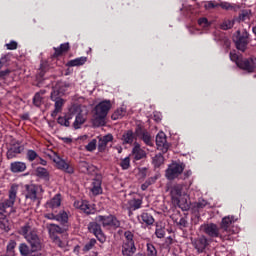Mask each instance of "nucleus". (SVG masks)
<instances>
[{
  "label": "nucleus",
  "mask_w": 256,
  "mask_h": 256,
  "mask_svg": "<svg viewBox=\"0 0 256 256\" xmlns=\"http://www.w3.org/2000/svg\"><path fill=\"white\" fill-rule=\"evenodd\" d=\"M19 235H22L24 239L29 243L31 252L41 251L43 245L41 244V238L37 234V228L33 226V222H27L18 231Z\"/></svg>",
  "instance_id": "1"
},
{
  "label": "nucleus",
  "mask_w": 256,
  "mask_h": 256,
  "mask_svg": "<svg viewBox=\"0 0 256 256\" xmlns=\"http://www.w3.org/2000/svg\"><path fill=\"white\" fill-rule=\"evenodd\" d=\"M110 110H111V101L109 100H104L100 102L98 105H96L93 125H95V127H101L105 125V117H107V114L109 113Z\"/></svg>",
  "instance_id": "2"
},
{
  "label": "nucleus",
  "mask_w": 256,
  "mask_h": 256,
  "mask_svg": "<svg viewBox=\"0 0 256 256\" xmlns=\"http://www.w3.org/2000/svg\"><path fill=\"white\" fill-rule=\"evenodd\" d=\"M71 117H75V121L73 123L74 129H81V125L87 121V110L79 105H73L70 108Z\"/></svg>",
  "instance_id": "3"
},
{
  "label": "nucleus",
  "mask_w": 256,
  "mask_h": 256,
  "mask_svg": "<svg viewBox=\"0 0 256 256\" xmlns=\"http://www.w3.org/2000/svg\"><path fill=\"white\" fill-rule=\"evenodd\" d=\"M230 59L231 61H234V63H236V65L240 69H243L244 71H248V73H253V71H255V67H256L255 58L241 60V58H239V55H237V53L230 52Z\"/></svg>",
  "instance_id": "4"
},
{
  "label": "nucleus",
  "mask_w": 256,
  "mask_h": 256,
  "mask_svg": "<svg viewBox=\"0 0 256 256\" xmlns=\"http://www.w3.org/2000/svg\"><path fill=\"white\" fill-rule=\"evenodd\" d=\"M96 223L102 225L104 229H117L121 226V222L114 215H99L95 218Z\"/></svg>",
  "instance_id": "5"
},
{
  "label": "nucleus",
  "mask_w": 256,
  "mask_h": 256,
  "mask_svg": "<svg viewBox=\"0 0 256 256\" xmlns=\"http://www.w3.org/2000/svg\"><path fill=\"white\" fill-rule=\"evenodd\" d=\"M172 202L178 207L187 205V193L183 192L182 185H175L171 190Z\"/></svg>",
  "instance_id": "6"
},
{
  "label": "nucleus",
  "mask_w": 256,
  "mask_h": 256,
  "mask_svg": "<svg viewBox=\"0 0 256 256\" xmlns=\"http://www.w3.org/2000/svg\"><path fill=\"white\" fill-rule=\"evenodd\" d=\"M201 231L209 235V237H220V239L229 240L226 234L222 233L221 229L216 224H203L200 226Z\"/></svg>",
  "instance_id": "7"
},
{
  "label": "nucleus",
  "mask_w": 256,
  "mask_h": 256,
  "mask_svg": "<svg viewBox=\"0 0 256 256\" xmlns=\"http://www.w3.org/2000/svg\"><path fill=\"white\" fill-rule=\"evenodd\" d=\"M183 171H185V164L172 162L166 170V179L173 181V179H177V177H179Z\"/></svg>",
  "instance_id": "8"
},
{
  "label": "nucleus",
  "mask_w": 256,
  "mask_h": 256,
  "mask_svg": "<svg viewBox=\"0 0 256 256\" xmlns=\"http://www.w3.org/2000/svg\"><path fill=\"white\" fill-rule=\"evenodd\" d=\"M18 191L19 185L12 184L9 190V198L5 200L3 203H0V213H3L5 209H9V207H13L15 205Z\"/></svg>",
  "instance_id": "9"
},
{
  "label": "nucleus",
  "mask_w": 256,
  "mask_h": 256,
  "mask_svg": "<svg viewBox=\"0 0 256 256\" xmlns=\"http://www.w3.org/2000/svg\"><path fill=\"white\" fill-rule=\"evenodd\" d=\"M47 229L49 231V235L53 243H55V245H57L60 248L65 247V243L61 241L60 238L57 237V235H61V233H63V228L59 227V225L56 224H48Z\"/></svg>",
  "instance_id": "10"
},
{
  "label": "nucleus",
  "mask_w": 256,
  "mask_h": 256,
  "mask_svg": "<svg viewBox=\"0 0 256 256\" xmlns=\"http://www.w3.org/2000/svg\"><path fill=\"white\" fill-rule=\"evenodd\" d=\"M233 223H235V217L226 216L222 219V222L220 225V231H222V233L226 235L229 239H231V235H233V233H237V229L236 230L231 229V225H233Z\"/></svg>",
  "instance_id": "11"
},
{
  "label": "nucleus",
  "mask_w": 256,
  "mask_h": 256,
  "mask_svg": "<svg viewBox=\"0 0 256 256\" xmlns=\"http://www.w3.org/2000/svg\"><path fill=\"white\" fill-rule=\"evenodd\" d=\"M88 229L90 231V233H93L95 235V237H97L98 241H100V243H105L106 238H105V234H103V231L101 230V224H99V222H91L88 225Z\"/></svg>",
  "instance_id": "12"
},
{
  "label": "nucleus",
  "mask_w": 256,
  "mask_h": 256,
  "mask_svg": "<svg viewBox=\"0 0 256 256\" xmlns=\"http://www.w3.org/2000/svg\"><path fill=\"white\" fill-rule=\"evenodd\" d=\"M39 190H41V187L37 185H27L26 186V199H30L32 203H35V201H39Z\"/></svg>",
  "instance_id": "13"
},
{
  "label": "nucleus",
  "mask_w": 256,
  "mask_h": 256,
  "mask_svg": "<svg viewBox=\"0 0 256 256\" xmlns=\"http://www.w3.org/2000/svg\"><path fill=\"white\" fill-rule=\"evenodd\" d=\"M53 161L55 162L57 169H60V171H64V173H69V174L74 173V170L69 165V162L65 161L61 157L54 156Z\"/></svg>",
  "instance_id": "14"
},
{
  "label": "nucleus",
  "mask_w": 256,
  "mask_h": 256,
  "mask_svg": "<svg viewBox=\"0 0 256 256\" xmlns=\"http://www.w3.org/2000/svg\"><path fill=\"white\" fill-rule=\"evenodd\" d=\"M74 207L76 209H80L84 213H87V215H91V213H95V207L89 204V202L86 200H76L74 202Z\"/></svg>",
  "instance_id": "15"
},
{
  "label": "nucleus",
  "mask_w": 256,
  "mask_h": 256,
  "mask_svg": "<svg viewBox=\"0 0 256 256\" xmlns=\"http://www.w3.org/2000/svg\"><path fill=\"white\" fill-rule=\"evenodd\" d=\"M238 40H236V47L239 51H245L247 45H249V33L244 31L241 36V32L238 31Z\"/></svg>",
  "instance_id": "16"
},
{
  "label": "nucleus",
  "mask_w": 256,
  "mask_h": 256,
  "mask_svg": "<svg viewBox=\"0 0 256 256\" xmlns=\"http://www.w3.org/2000/svg\"><path fill=\"white\" fill-rule=\"evenodd\" d=\"M192 245L198 253H203L209 243L207 242V238L205 236H201L200 238L192 240Z\"/></svg>",
  "instance_id": "17"
},
{
  "label": "nucleus",
  "mask_w": 256,
  "mask_h": 256,
  "mask_svg": "<svg viewBox=\"0 0 256 256\" xmlns=\"http://www.w3.org/2000/svg\"><path fill=\"white\" fill-rule=\"evenodd\" d=\"M131 155L135 161H141V159H145V157H147V152L141 148L140 143L135 142Z\"/></svg>",
  "instance_id": "18"
},
{
  "label": "nucleus",
  "mask_w": 256,
  "mask_h": 256,
  "mask_svg": "<svg viewBox=\"0 0 256 256\" xmlns=\"http://www.w3.org/2000/svg\"><path fill=\"white\" fill-rule=\"evenodd\" d=\"M156 145L162 150L163 153H167L169 150V144L167 143V136L163 132H159L156 136Z\"/></svg>",
  "instance_id": "19"
},
{
  "label": "nucleus",
  "mask_w": 256,
  "mask_h": 256,
  "mask_svg": "<svg viewBox=\"0 0 256 256\" xmlns=\"http://www.w3.org/2000/svg\"><path fill=\"white\" fill-rule=\"evenodd\" d=\"M21 151H23V148L21 147V144H19L18 142L12 144L7 151V159H15V157H17Z\"/></svg>",
  "instance_id": "20"
},
{
  "label": "nucleus",
  "mask_w": 256,
  "mask_h": 256,
  "mask_svg": "<svg viewBox=\"0 0 256 256\" xmlns=\"http://www.w3.org/2000/svg\"><path fill=\"white\" fill-rule=\"evenodd\" d=\"M52 101H55V109L52 112V117H57L58 113H61L63 111V105H65V100L63 98H55V94L52 93L51 95Z\"/></svg>",
  "instance_id": "21"
},
{
  "label": "nucleus",
  "mask_w": 256,
  "mask_h": 256,
  "mask_svg": "<svg viewBox=\"0 0 256 256\" xmlns=\"http://www.w3.org/2000/svg\"><path fill=\"white\" fill-rule=\"evenodd\" d=\"M101 183H102L101 176H96V178L93 179L92 186L90 189L93 195H101V193H103V188L101 187Z\"/></svg>",
  "instance_id": "22"
},
{
  "label": "nucleus",
  "mask_w": 256,
  "mask_h": 256,
  "mask_svg": "<svg viewBox=\"0 0 256 256\" xmlns=\"http://www.w3.org/2000/svg\"><path fill=\"white\" fill-rule=\"evenodd\" d=\"M135 242H124L122 245V255L123 256H133L135 255Z\"/></svg>",
  "instance_id": "23"
},
{
  "label": "nucleus",
  "mask_w": 256,
  "mask_h": 256,
  "mask_svg": "<svg viewBox=\"0 0 256 256\" xmlns=\"http://www.w3.org/2000/svg\"><path fill=\"white\" fill-rule=\"evenodd\" d=\"M136 135L137 137L142 139L145 145H148L149 147H153V138L151 137V134H149V132L138 129L136 130Z\"/></svg>",
  "instance_id": "24"
},
{
  "label": "nucleus",
  "mask_w": 256,
  "mask_h": 256,
  "mask_svg": "<svg viewBox=\"0 0 256 256\" xmlns=\"http://www.w3.org/2000/svg\"><path fill=\"white\" fill-rule=\"evenodd\" d=\"M58 207H61L60 194H56L53 198L46 202V209H51L53 211V209H57Z\"/></svg>",
  "instance_id": "25"
},
{
  "label": "nucleus",
  "mask_w": 256,
  "mask_h": 256,
  "mask_svg": "<svg viewBox=\"0 0 256 256\" xmlns=\"http://www.w3.org/2000/svg\"><path fill=\"white\" fill-rule=\"evenodd\" d=\"M25 169H27V164H25V162L16 161L10 164V171L12 173H23Z\"/></svg>",
  "instance_id": "26"
},
{
  "label": "nucleus",
  "mask_w": 256,
  "mask_h": 256,
  "mask_svg": "<svg viewBox=\"0 0 256 256\" xmlns=\"http://www.w3.org/2000/svg\"><path fill=\"white\" fill-rule=\"evenodd\" d=\"M138 221L142 224L144 223V225H153V223H155L153 216L147 212H143L138 216Z\"/></svg>",
  "instance_id": "27"
},
{
  "label": "nucleus",
  "mask_w": 256,
  "mask_h": 256,
  "mask_svg": "<svg viewBox=\"0 0 256 256\" xmlns=\"http://www.w3.org/2000/svg\"><path fill=\"white\" fill-rule=\"evenodd\" d=\"M113 141V135L108 134L102 138L99 139L98 143V149L99 151H105V147H107L108 143H111Z\"/></svg>",
  "instance_id": "28"
},
{
  "label": "nucleus",
  "mask_w": 256,
  "mask_h": 256,
  "mask_svg": "<svg viewBox=\"0 0 256 256\" xmlns=\"http://www.w3.org/2000/svg\"><path fill=\"white\" fill-rule=\"evenodd\" d=\"M71 119H73V116H71V113L69 110L65 116H60L58 118V123H59V125H62L64 127H69V125H71V123L69 122V121H71Z\"/></svg>",
  "instance_id": "29"
},
{
  "label": "nucleus",
  "mask_w": 256,
  "mask_h": 256,
  "mask_svg": "<svg viewBox=\"0 0 256 256\" xmlns=\"http://www.w3.org/2000/svg\"><path fill=\"white\" fill-rule=\"evenodd\" d=\"M122 141L124 144L131 145V143L135 141V134H133V131L129 130L125 132L122 136Z\"/></svg>",
  "instance_id": "30"
},
{
  "label": "nucleus",
  "mask_w": 256,
  "mask_h": 256,
  "mask_svg": "<svg viewBox=\"0 0 256 256\" xmlns=\"http://www.w3.org/2000/svg\"><path fill=\"white\" fill-rule=\"evenodd\" d=\"M87 63V57H80L74 60H70L67 65L68 67H79L81 65H85Z\"/></svg>",
  "instance_id": "31"
},
{
  "label": "nucleus",
  "mask_w": 256,
  "mask_h": 256,
  "mask_svg": "<svg viewBox=\"0 0 256 256\" xmlns=\"http://www.w3.org/2000/svg\"><path fill=\"white\" fill-rule=\"evenodd\" d=\"M128 205L132 211H137V209H141V205H143V200L132 199L128 202Z\"/></svg>",
  "instance_id": "32"
},
{
  "label": "nucleus",
  "mask_w": 256,
  "mask_h": 256,
  "mask_svg": "<svg viewBox=\"0 0 256 256\" xmlns=\"http://www.w3.org/2000/svg\"><path fill=\"white\" fill-rule=\"evenodd\" d=\"M54 57H59V55H63L66 51H69V43L61 44L59 48H54Z\"/></svg>",
  "instance_id": "33"
},
{
  "label": "nucleus",
  "mask_w": 256,
  "mask_h": 256,
  "mask_svg": "<svg viewBox=\"0 0 256 256\" xmlns=\"http://www.w3.org/2000/svg\"><path fill=\"white\" fill-rule=\"evenodd\" d=\"M43 95H45V91H40L35 94L33 98V104L36 107H41V104L43 103Z\"/></svg>",
  "instance_id": "34"
},
{
  "label": "nucleus",
  "mask_w": 256,
  "mask_h": 256,
  "mask_svg": "<svg viewBox=\"0 0 256 256\" xmlns=\"http://www.w3.org/2000/svg\"><path fill=\"white\" fill-rule=\"evenodd\" d=\"M80 169L82 173H91V171H95V166L90 165L87 162H80Z\"/></svg>",
  "instance_id": "35"
},
{
  "label": "nucleus",
  "mask_w": 256,
  "mask_h": 256,
  "mask_svg": "<svg viewBox=\"0 0 256 256\" xmlns=\"http://www.w3.org/2000/svg\"><path fill=\"white\" fill-rule=\"evenodd\" d=\"M56 221L67 223V221H69V214H67L65 210L60 211L59 214H56Z\"/></svg>",
  "instance_id": "36"
},
{
  "label": "nucleus",
  "mask_w": 256,
  "mask_h": 256,
  "mask_svg": "<svg viewBox=\"0 0 256 256\" xmlns=\"http://www.w3.org/2000/svg\"><path fill=\"white\" fill-rule=\"evenodd\" d=\"M19 251H20V255L22 256H29L31 255V253H33L31 249H29V246L25 243H22L19 245Z\"/></svg>",
  "instance_id": "37"
},
{
  "label": "nucleus",
  "mask_w": 256,
  "mask_h": 256,
  "mask_svg": "<svg viewBox=\"0 0 256 256\" xmlns=\"http://www.w3.org/2000/svg\"><path fill=\"white\" fill-rule=\"evenodd\" d=\"M0 229H2V231H10L11 230V223L9 222V220L7 218H2L0 220Z\"/></svg>",
  "instance_id": "38"
},
{
  "label": "nucleus",
  "mask_w": 256,
  "mask_h": 256,
  "mask_svg": "<svg viewBox=\"0 0 256 256\" xmlns=\"http://www.w3.org/2000/svg\"><path fill=\"white\" fill-rule=\"evenodd\" d=\"M163 161H164L163 155L158 154L153 158L152 163L154 167H161V165H163Z\"/></svg>",
  "instance_id": "39"
},
{
  "label": "nucleus",
  "mask_w": 256,
  "mask_h": 256,
  "mask_svg": "<svg viewBox=\"0 0 256 256\" xmlns=\"http://www.w3.org/2000/svg\"><path fill=\"white\" fill-rule=\"evenodd\" d=\"M235 25V22L230 19H225L221 24V29L227 31V29H231Z\"/></svg>",
  "instance_id": "40"
},
{
  "label": "nucleus",
  "mask_w": 256,
  "mask_h": 256,
  "mask_svg": "<svg viewBox=\"0 0 256 256\" xmlns=\"http://www.w3.org/2000/svg\"><path fill=\"white\" fill-rule=\"evenodd\" d=\"M124 115H125V110L123 108H120L112 114V119L114 121H117V119H122Z\"/></svg>",
  "instance_id": "41"
},
{
  "label": "nucleus",
  "mask_w": 256,
  "mask_h": 256,
  "mask_svg": "<svg viewBox=\"0 0 256 256\" xmlns=\"http://www.w3.org/2000/svg\"><path fill=\"white\" fill-rule=\"evenodd\" d=\"M146 256H157V249L153 244H147Z\"/></svg>",
  "instance_id": "42"
},
{
  "label": "nucleus",
  "mask_w": 256,
  "mask_h": 256,
  "mask_svg": "<svg viewBox=\"0 0 256 256\" xmlns=\"http://www.w3.org/2000/svg\"><path fill=\"white\" fill-rule=\"evenodd\" d=\"M86 151H95L97 149V140L93 139L85 146Z\"/></svg>",
  "instance_id": "43"
},
{
  "label": "nucleus",
  "mask_w": 256,
  "mask_h": 256,
  "mask_svg": "<svg viewBox=\"0 0 256 256\" xmlns=\"http://www.w3.org/2000/svg\"><path fill=\"white\" fill-rule=\"evenodd\" d=\"M26 156L28 161H35V159H39V155H37L35 150H28Z\"/></svg>",
  "instance_id": "44"
},
{
  "label": "nucleus",
  "mask_w": 256,
  "mask_h": 256,
  "mask_svg": "<svg viewBox=\"0 0 256 256\" xmlns=\"http://www.w3.org/2000/svg\"><path fill=\"white\" fill-rule=\"evenodd\" d=\"M120 167H122L124 170L129 169V167H131V158H124L120 163Z\"/></svg>",
  "instance_id": "45"
},
{
  "label": "nucleus",
  "mask_w": 256,
  "mask_h": 256,
  "mask_svg": "<svg viewBox=\"0 0 256 256\" xmlns=\"http://www.w3.org/2000/svg\"><path fill=\"white\" fill-rule=\"evenodd\" d=\"M198 25L200 27H202L203 29H207V27H209V25H211V23L209 22V20H207V18L203 17L198 19Z\"/></svg>",
  "instance_id": "46"
},
{
  "label": "nucleus",
  "mask_w": 256,
  "mask_h": 256,
  "mask_svg": "<svg viewBox=\"0 0 256 256\" xmlns=\"http://www.w3.org/2000/svg\"><path fill=\"white\" fill-rule=\"evenodd\" d=\"M155 235L158 239H163V237H165V229L161 226H156Z\"/></svg>",
  "instance_id": "47"
},
{
  "label": "nucleus",
  "mask_w": 256,
  "mask_h": 256,
  "mask_svg": "<svg viewBox=\"0 0 256 256\" xmlns=\"http://www.w3.org/2000/svg\"><path fill=\"white\" fill-rule=\"evenodd\" d=\"M97 243V240L91 239L83 248V251H91L93 247H95V244Z\"/></svg>",
  "instance_id": "48"
},
{
  "label": "nucleus",
  "mask_w": 256,
  "mask_h": 256,
  "mask_svg": "<svg viewBox=\"0 0 256 256\" xmlns=\"http://www.w3.org/2000/svg\"><path fill=\"white\" fill-rule=\"evenodd\" d=\"M124 237H125L124 243H135V242L133 241V232H131V231H126V232L124 233Z\"/></svg>",
  "instance_id": "49"
},
{
  "label": "nucleus",
  "mask_w": 256,
  "mask_h": 256,
  "mask_svg": "<svg viewBox=\"0 0 256 256\" xmlns=\"http://www.w3.org/2000/svg\"><path fill=\"white\" fill-rule=\"evenodd\" d=\"M36 171L37 175H39L40 177H49V172H47V169L43 167H38Z\"/></svg>",
  "instance_id": "50"
},
{
  "label": "nucleus",
  "mask_w": 256,
  "mask_h": 256,
  "mask_svg": "<svg viewBox=\"0 0 256 256\" xmlns=\"http://www.w3.org/2000/svg\"><path fill=\"white\" fill-rule=\"evenodd\" d=\"M138 177L139 179H145V177H147V168H139Z\"/></svg>",
  "instance_id": "51"
},
{
  "label": "nucleus",
  "mask_w": 256,
  "mask_h": 256,
  "mask_svg": "<svg viewBox=\"0 0 256 256\" xmlns=\"http://www.w3.org/2000/svg\"><path fill=\"white\" fill-rule=\"evenodd\" d=\"M219 5L218 4H215V2L213 1H208L205 3L204 7L205 9H215V7H218Z\"/></svg>",
  "instance_id": "52"
},
{
  "label": "nucleus",
  "mask_w": 256,
  "mask_h": 256,
  "mask_svg": "<svg viewBox=\"0 0 256 256\" xmlns=\"http://www.w3.org/2000/svg\"><path fill=\"white\" fill-rule=\"evenodd\" d=\"M15 247H17V242H15V240H10L7 245V251H13Z\"/></svg>",
  "instance_id": "53"
},
{
  "label": "nucleus",
  "mask_w": 256,
  "mask_h": 256,
  "mask_svg": "<svg viewBox=\"0 0 256 256\" xmlns=\"http://www.w3.org/2000/svg\"><path fill=\"white\" fill-rule=\"evenodd\" d=\"M7 49L10 51H13L17 49V42L16 41H11L10 43L6 44Z\"/></svg>",
  "instance_id": "54"
},
{
  "label": "nucleus",
  "mask_w": 256,
  "mask_h": 256,
  "mask_svg": "<svg viewBox=\"0 0 256 256\" xmlns=\"http://www.w3.org/2000/svg\"><path fill=\"white\" fill-rule=\"evenodd\" d=\"M46 219H50L51 221H57V214L55 213H47L44 215Z\"/></svg>",
  "instance_id": "55"
},
{
  "label": "nucleus",
  "mask_w": 256,
  "mask_h": 256,
  "mask_svg": "<svg viewBox=\"0 0 256 256\" xmlns=\"http://www.w3.org/2000/svg\"><path fill=\"white\" fill-rule=\"evenodd\" d=\"M219 6H220L222 9H226V10H229V9L232 8V7H231V4L228 3V2H222V3L219 4Z\"/></svg>",
  "instance_id": "56"
},
{
  "label": "nucleus",
  "mask_w": 256,
  "mask_h": 256,
  "mask_svg": "<svg viewBox=\"0 0 256 256\" xmlns=\"http://www.w3.org/2000/svg\"><path fill=\"white\" fill-rule=\"evenodd\" d=\"M206 206H207V201H205V200H200V201L197 203L198 209H203V207H206Z\"/></svg>",
  "instance_id": "57"
},
{
  "label": "nucleus",
  "mask_w": 256,
  "mask_h": 256,
  "mask_svg": "<svg viewBox=\"0 0 256 256\" xmlns=\"http://www.w3.org/2000/svg\"><path fill=\"white\" fill-rule=\"evenodd\" d=\"M9 73H11L9 70L0 71V79H5Z\"/></svg>",
  "instance_id": "58"
},
{
  "label": "nucleus",
  "mask_w": 256,
  "mask_h": 256,
  "mask_svg": "<svg viewBox=\"0 0 256 256\" xmlns=\"http://www.w3.org/2000/svg\"><path fill=\"white\" fill-rule=\"evenodd\" d=\"M149 185H151V183H149V182H145L144 184H142L141 185L142 191H146V189L149 187Z\"/></svg>",
  "instance_id": "59"
},
{
  "label": "nucleus",
  "mask_w": 256,
  "mask_h": 256,
  "mask_svg": "<svg viewBox=\"0 0 256 256\" xmlns=\"http://www.w3.org/2000/svg\"><path fill=\"white\" fill-rule=\"evenodd\" d=\"M179 225H181L182 227H187V220H185L184 218L180 219Z\"/></svg>",
  "instance_id": "60"
},
{
  "label": "nucleus",
  "mask_w": 256,
  "mask_h": 256,
  "mask_svg": "<svg viewBox=\"0 0 256 256\" xmlns=\"http://www.w3.org/2000/svg\"><path fill=\"white\" fill-rule=\"evenodd\" d=\"M38 161H39V163H40V165H47V161L46 160H43V158H41V157H38Z\"/></svg>",
  "instance_id": "61"
},
{
  "label": "nucleus",
  "mask_w": 256,
  "mask_h": 256,
  "mask_svg": "<svg viewBox=\"0 0 256 256\" xmlns=\"http://www.w3.org/2000/svg\"><path fill=\"white\" fill-rule=\"evenodd\" d=\"M155 121H161V114H154Z\"/></svg>",
  "instance_id": "62"
},
{
  "label": "nucleus",
  "mask_w": 256,
  "mask_h": 256,
  "mask_svg": "<svg viewBox=\"0 0 256 256\" xmlns=\"http://www.w3.org/2000/svg\"><path fill=\"white\" fill-rule=\"evenodd\" d=\"M184 175H185L184 179H187V177H191V171L185 172Z\"/></svg>",
  "instance_id": "63"
},
{
  "label": "nucleus",
  "mask_w": 256,
  "mask_h": 256,
  "mask_svg": "<svg viewBox=\"0 0 256 256\" xmlns=\"http://www.w3.org/2000/svg\"><path fill=\"white\" fill-rule=\"evenodd\" d=\"M32 256H42V255H41V253H39V251H35Z\"/></svg>",
  "instance_id": "64"
}]
</instances>
